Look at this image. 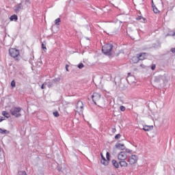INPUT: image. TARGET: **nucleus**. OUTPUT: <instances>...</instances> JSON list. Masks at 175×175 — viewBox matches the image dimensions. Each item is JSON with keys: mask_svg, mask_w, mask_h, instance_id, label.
Listing matches in <instances>:
<instances>
[{"mask_svg": "<svg viewBox=\"0 0 175 175\" xmlns=\"http://www.w3.org/2000/svg\"><path fill=\"white\" fill-rule=\"evenodd\" d=\"M112 165L116 167V169H118L120 167V161L118 162L116 160H112Z\"/></svg>", "mask_w": 175, "mask_h": 175, "instance_id": "nucleus-12", "label": "nucleus"}, {"mask_svg": "<svg viewBox=\"0 0 175 175\" xmlns=\"http://www.w3.org/2000/svg\"><path fill=\"white\" fill-rule=\"evenodd\" d=\"M68 68H69V65L66 64V70L67 72H69Z\"/></svg>", "mask_w": 175, "mask_h": 175, "instance_id": "nucleus-31", "label": "nucleus"}, {"mask_svg": "<svg viewBox=\"0 0 175 175\" xmlns=\"http://www.w3.org/2000/svg\"><path fill=\"white\" fill-rule=\"evenodd\" d=\"M120 109L121 111H125V110H126V108H125V107H124V105L120 106Z\"/></svg>", "mask_w": 175, "mask_h": 175, "instance_id": "nucleus-26", "label": "nucleus"}, {"mask_svg": "<svg viewBox=\"0 0 175 175\" xmlns=\"http://www.w3.org/2000/svg\"><path fill=\"white\" fill-rule=\"evenodd\" d=\"M126 159H128V154L126 152H120L118 154V161H126Z\"/></svg>", "mask_w": 175, "mask_h": 175, "instance_id": "nucleus-6", "label": "nucleus"}, {"mask_svg": "<svg viewBox=\"0 0 175 175\" xmlns=\"http://www.w3.org/2000/svg\"><path fill=\"white\" fill-rule=\"evenodd\" d=\"M9 54L12 58H17L20 55V51L14 48H10L9 49Z\"/></svg>", "mask_w": 175, "mask_h": 175, "instance_id": "nucleus-3", "label": "nucleus"}, {"mask_svg": "<svg viewBox=\"0 0 175 175\" xmlns=\"http://www.w3.org/2000/svg\"><path fill=\"white\" fill-rule=\"evenodd\" d=\"M142 18H143L144 21L146 20L144 18H143L142 16H139V20H141Z\"/></svg>", "mask_w": 175, "mask_h": 175, "instance_id": "nucleus-33", "label": "nucleus"}, {"mask_svg": "<svg viewBox=\"0 0 175 175\" xmlns=\"http://www.w3.org/2000/svg\"><path fill=\"white\" fill-rule=\"evenodd\" d=\"M155 68H157V66H155V64H152V67H151L152 70H155Z\"/></svg>", "mask_w": 175, "mask_h": 175, "instance_id": "nucleus-29", "label": "nucleus"}, {"mask_svg": "<svg viewBox=\"0 0 175 175\" xmlns=\"http://www.w3.org/2000/svg\"><path fill=\"white\" fill-rule=\"evenodd\" d=\"M2 115L4 117H6L7 118H9V113H8V111H3Z\"/></svg>", "mask_w": 175, "mask_h": 175, "instance_id": "nucleus-20", "label": "nucleus"}, {"mask_svg": "<svg viewBox=\"0 0 175 175\" xmlns=\"http://www.w3.org/2000/svg\"><path fill=\"white\" fill-rule=\"evenodd\" d=\"M61 23V18H57L55 20V25H59V23Z\"/></svg>", "mask_w": 175, "mask_h": 175, "instance_id": "nucleus-18", "label": "nucleus"}, {"mask_svg": "<svg viewBox=\"0 0 175 175\" xmlns=\"http://www.w3.org/2000/svg\"><path fill=\"white\" fill-rule=\"evenodd\" d=\"M137 57H138L139 61H144V59H147V53H141L137 54Z\"/></svg>", "mask_w": 175, "mask_h": 175, "instance_id": "nucleus-8", "label": "nucleus"}, {"mask_svg": "<svg viewBox=\"0 0 175 175\" xmlns=\"http://www.w3.org/2000/svg\"><path fill=\"white\" fill-rule=\"evenodd\" d=\"M100 94L94 92L93 95L92 96V100L94 103L95 105H96V102H99L100 100Z\"/></svg>", "mask_w": 175, "mask_h": 175, "instance_id": "nucleus-7", "label": "nucleus"}, {"mask_svg": "<svg viewBox=\"0 0 175 175\" xmlns=\"http://www.w3.org/2000/svg\"><path fill=\"white\" fill-rule=\"evenodd\" d=\"M151 129H152V126H144L143 128V130L146 132H149V131H151Z\"/></svg>", "mask_w": 175, "mask_h": 175, "instance_id": "nucleus-15", "label": "nucleus"}, {"mask_svg": "<svg viewBox=\"0 0 175 175\" xmlns=\"http://www.w3.org/2000/svg\"><path fill=\"white\" fill-rule=\"evenodd\" d=\"M100 155H101V159H103V158H105V157H103V154H100Z\"/></svg>", "mask_w": 175, "mask_h": 175, "instance_id": "nucleus-34", "label": "nucleus"}, {"mask_svg": "<svg viewBox=\"0 0 175 175\" xmlns=\"http://www.w3.org/2000/svg\"><path fill=\"white\" fill-rule=\"evenodd\" d=\"M152 9L154 13H155L156 14H158V13H159V10H158V8H157V7L152 5Z\"/></svg>", "mask_w": 175, "mask_h": 175, "instance_id": "nucleus-17", "label": "nucleus"}, {"mask_svg": "<svg viewBox=\"0 0 175 175\" xmlns=\"http://www.w3.org/2000/svg\"><path fill=\"white\" fill-rule=\"evenodd\" d=\"M113 49V45L111 44H106L102 48V51L104 54H110Z\"/></svg>", "mask_w": 175, "mask_h": 175, "instance_id": "nucleus-2", "label": "nucleus"}, {"mask_svg": "<svg viewBox=\"0 0 175 175\" xmlns=\"http://www.w3.org/2000/svg\"><path fill=\"white\" fill-rule=\"evenodd\" d=\"M0 133H1V135H6V133H9V132L6 130H3L2 129H0Z\"/></svg>", "mask_w": 175, "mask_h": 175, "instance_id": "nucleus-19", "label": "nucleus"}, {"mask_svg": "<svg viewBox=\"0 0 175 175\" xmlns=\"http://www.w3.org/2000/svg\"><path fill=\"white\" fill-rule=\"evenodd\" d=\"M120 137H121V135H120V134H117V135L115 136V139H116V140H118V139H120Z\"/></svg>", "mask_w": 175, "mask_h": 175, "instance_id": "nucleus-27", "label": "nucleus"}, {"mask_svg": "<svg viewBox=\"0 0 175 175\" xmlns=\"http://www.w3.org/2000/svg\"><path fill=\"white\" fill-rule=\"evenodd\" d=\"M137 161H139V158L136 154H133L128 158V163L129 165H135V163H137Z\"/></svg>", "mask_w": 175, "mask_h": 175, "instance_id": "nucleus-4", "label": "nucleus"}, {"mask_svg": "<svg viewBox=\"0 0 175 175\" xmlns=\"http://www.w3.org/2000/svg\"><path fill=\"white\" fill-rule=\"evenodd\" d=\"M10 21H13L14 20L15 21H17V20H18L17 15L14 14V15L11 16L10 18Z\"/></svg>", "mask_w": 175, "mask_h": 175, "instance_id": "nucleus-16", "label": "nucleus"}, {"mask_svg": "<svg viewBox=\"0 0 175 175\" xmlns=\"http://www.w3.org/2000/svg\"><path fill=\"white\" fill-rule=\"evenodd\" d=\"M116 148L118 150H125V145L124 144L117 143L116 144Z\"/></svg>", "mask_w": 175, "mask_h": 175, "instance_id": "nucleus-10", "label": "nucleus"}, {"mask_svg": "<svg viewBox=\"0 0 175 175\" xmlns=\"http://www.w3.org/2000/svg\"><path fill=\"white\" fill-rule=\"evenodd\" d=\"M42 90H44V83H43L41 86Z\"/></svg>", "mask_w": 175, "mask_h": 175, "instance_id": "nucleus-32", "label": "nucleus"}, {"mask_svg": "<svg viewBox=\"0 0 175 175\" xmlns=\"http://www.w3.org/2000/svg\"><path fill=\"white\" fill-rule=\"evenodd\" d=\"M76 111H77V113H83V111H84V104H83L82 101L77 102Z\"/></svg>", "mask_w": 175, "mask_h": 175, "instance_id": "nucleus-5", "label": "nucleus"}, {"mask_svg": "<svg viewBox=\"0 0 175 175\" xmlns=\"http://www.w3.org/2000/svg\"><path fill=\"white\" fill-rule=\"evenodd\" d=\"M11 86L12 87V88H16V81L14 80L12 81Z\"/></svg>", "mask_w": 175, "mask_h": 175, "instance_id": "nucleus-21", "label": "nucleus"}, {"mask_svg": "<svg viewBox=\"0 0 175 175\" xmlns=\"http://www.w3.org/2000/svg\"><path fill=\"white\" fill-rule=\"evenodd\" d=\"M78 68H79V69H83V68H84V64L83 63H80L78 65Z\"/></svg>", "mask_w": 175, "mask_h": 175, "instance_id": "nucleus-24", "label": "nucleus"}, {"mask_svg": "<svg viewBox=\"0 0 175 175\" xmlns=\"http://www.w3.org/2000/svg\"><path fill=\"white\" fill-rule=\"evenodd\" d=\"M42 49H43V50H47V48L46 47V45H44V44H42Z\"/></svg>", "mask_w": 175, "mask_h": 175, "instance_id": "nucleus-28", "label": "nucleus"}, {"mask_svg": "<svg viewBox=\"0 0 175 175\" xmlns=\"http://www.w3.org/2000/svg\"><path fill=\"white\" fill-rule=\"evenodd\" d=\"M139 57L137 56H134L131 59V64H137L139 62Z\"/></svg>", "mask_w": 175, "mask_h": 175, "instance_id": "nucleus-11", "label": "nucleus"}, {"mask_svg": "<svg viewBox=\"0 0 175 175\" xmlns=\"http://www.w3.org/2000/svg\"><path fill=\"white\" fill-rule=\"evenodd\" d=\"M54 117H58L59 116V113L57 111L53 113Z\"/></svg>", "mask_w": 175, "mask_h": 175, "instance_id": "nucleus-25", "label": "nucleus"}, {"mask_svg": "<svg viewBox=\"0 0 175 175\" xmlns=\"http://www.w3.org/2000/svg\"><path fill=\"white\" fill-rule=\"evenodd\" d=\"M106 158L107 161H110V153L109 152H107L106 153Z\"/></svg>", "mask_w": 175, "mask_h": 175, "instance_id": "nucleus-22", "label": "nucleus"}, {"mask_svg": "<svg viewBox=\"0 0 175 175\" xmlns=\"http://www.w3.org/2000/svg\"><path fill=\"white\" fill-rule=\"evenodd\" d=\"M170 51H171V53H173L174 54V53H175V48H171Z\"/></svg>", "mask_w": 175, "mask_h": 175, "instance_id": "nucleus-30", "label": "nucleus"}, {"mask_svg": "<svg viewBox=\"0 0 175 175\" xmlns=\"http://www.w3.org/2000/svg\"><path fill=\"white\" fill-rule=\"evenodd\" d=\"M101 163L102 165H104V166H107V165H109V162H110L109 160H106L105 158H103V159H101Z\"/></svg>", "mask_w": 175, "mask_h": 175, "instance_id": "nucleus-13", "label": "nucleus"}, {"mask_svg": "<svg viewBox=\"0 0 175 175\" xmlns=\"http://www.w3.org/2000/svg\"><path fill=\"white\" fill-rule=\"evenodd\" d=\"M10 113L14 117H21V107H14L10 110Z\"/></svg>", "mask_w": 175, "mask_h": 175, "instance_id": "nucleus-1", "label": "nucleus"}, {"mask_svg": "<svg viewBox=\"0 0 175 175\" xmlns=\"http://www.w3.org/2000/svg\"><path fill=\"white\" fill-rule=\"evenodd\" d=\"M18 175H28L25 171H21L18 172Z\"/></svg>", "mask_w": 175, "mask_h": 175, "instance_id": "nucleus-23", "label": "nucleus"}, {"mask_svg": "<svg viewBox=\"0 0 175 175\" xmlns=\"http://www.w3.org/2000/svg\"><path fill=\"white\" fill-rule=\"evenodd\" d=\"M119 165L120 167H128L129 163L126 162V160H123V161H119Z\"/></svg>", "mask_w": 175, "mask_h": 175, "instance_id": "nucleus-9", "label": "nucleus"}, {"mask_svg": "<svg viewBox=\"0 0 175 175\" xmlns=\"http://www.w3.org/2000/svg\"><path fill=\"white\" fill-rule=\"evenodd\" d=\"M23 9V5L21 3L17 4L15 7V12H20Z\"/></svg>", "mask_w": 175, "mask_h": 175, "instance_id": "nucleus-14", "label": "nucleus"}, {"mask_svg": "<svg viewBox=\"0 0 175 175\" xmlns=\"http://www.w3.org/2000/svg\"><path fill=\"white\" fill-rule=\"evenodd\" d=\"M2 121H3V119L0 120V122H2Z\"/></svg>", "mask_w": 175, "mask_h": 175, "instance_id": "nucleus-35", "label": "nucleus"}]
</instances>
